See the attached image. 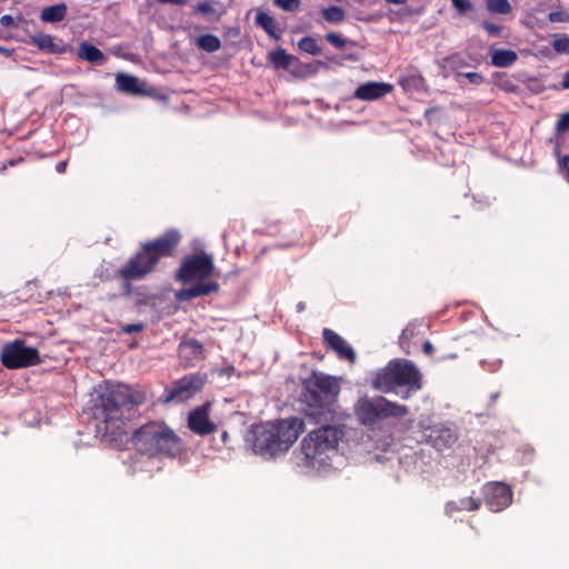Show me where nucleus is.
Instances as JSON below:
<instances>
[{"label":"nucleus","mask_w":569,"mask_h":569,"mask_svg":"<svg viewBox=\"0 0 569 569\" xmlns=\"http://www.w3.org/2000/svg\"><path fill=\"white\" fill-rule=\"evenodd\" d=\"M147 400L146 392L124 383H107L97 390L90 408L98 432L117 438L122 435L126 421Z\"/></svg>","instance_id":"nucleus-1"},{"label":"nucleus","mask_w":569,"mask_h":569,"mask_svg":"<svg viewBox=\"0 0 569 569\" xmlns=\"http://www.w3.org/2000/svg\"><path fill=\"white\" fill-rule=\"evenodd\" d=\"M180 241L181 236L178 231L168 230L162 236L141 243L136 254L117 272V277L123 281V293L129 296L132 291L131 282L144 279L151 273L162 258L174 253Z\"/></svg>","instance_id":"nucleus-2"},{"label":"nucleus","mask_w":569,"mask_h":569,"mask_svg":"<svg viewBox=\"0 0 569 569\" xmlns=\"http://www.w3.org/2000/svg\"><path fill=\"white\" fill-rule=\"evenodd\" d=\"M300 400L303 412L317 423H328L337 419L340 379L313 371L302 380Z\"/></svg>","instance_id":"nucleus-3"},{"label":"nucleus","mask_w":569,"mask_h":569,"mask_svg":"<svg viewBox=\"0 0 569 569\" xmlns=\"http://www.w3.org/2000/svg\"><path fill=\"white\" fill-rule=\"evenodd\" d=\"M305 430V422L297 417L252 426L248 441L256 453L273 458L287 452Z\"/></svg>","instance_id":"nucleus-4"},{"label":"nucleus","mask_w":569,"mask_h":569,"mask_svg":"<svg viewBox=\"0 0 569 569\" xmlns=\"http://www.w3.org/2000/svg\"><path fill=\"white\" fill-rule=\"evenodd\" d=\"M136 450L150 459H174L186 451L183 440L162 421H149L131 437Z\"/></svg>","instance_id":"nucleus-5"},{"label":"nucleus","mask_w":569,"mask_h":569,"mask_svg":"<svg viewBox=\"0 0 569 569\" xmlns=\"http://www.w3.org/2000/svg\"><path fill=\"white\" fill-rule=\"evenodd\" d=\"M371 383L376 390L395 392L402 399H409L422 389V375L412 361L393 359L375 372Z\"/></svg>","instance_id":"nucleus-6"},{"label":"nucleus","mask_w":569,"mask_h":569,"mask_svg":"<svg viewBox=\"0 0 569 569\" xmlns=\"http://www.w3.org/2000/svg\"><path fill=\"white\" fill-rule=\"evenodd\" d=\"M343 437L341 428L325 425L310 431L301 441L300 448L309 467L322 466L338 450Z\"/></svg>","instance_id":"nucleus-7"},{"label":"nucleus","mask_w":569,"mask_h":569,"mask_svg":"<svg viewBox=\"0 0 569 569\" xmlns=\"http://www.w3.org/2000/svg\"><path fill=\"white\" fill-rule=\"evenodd\" d=\"M358 421L366 427L372 428L380 420L387 418H402L409 413L405 405L390 401L382 396L369 398L360 397L353 407Z\"/></svg>","instance_id":"nucleus-8"},{"label":"nucleus","mask_w":569,"mask_h":569,"mask_svg":"<svg viewBox=\"0 0 569 569\" xmlns=\"http://www.w3.org/2000/svg\"><path fill=\"white\" fill-rule=\"evenodd\" d=\"M214 270L211 254L201 251L186 256L176 272L177 280L187 283L196 280H206L211 277Z\"/></svg>","instance_id":"nucleus-9"},{"label":"nucleus","mask_w":569,"mask_h":569,"mask_svg":"<svg viewBox=\"0 0 569 569\" xmlns=\"http://www.w3.org/2000/svg\"><path fill=\"white\" fill-rule=\"evenodd\" d=\"M1 363L8 369H20L41 363L38 350L27 347L23 340L6 343L0 352Z\"/></svg>","instance_id":"nucleus-10"},{"label":"nucleus","mask_w":569,"mask_h":569,"mask_svg":"<svg viewBox=\"0 0 569 569\" xmlns=\"http://www.w3.org/2000/svg\"><path fill=\"white\" fill-rule=\"evenodd\" d=\"M207 382V375L189 373L176 380L163 393L164 402H184L199 392Z\"/></svg>","instance_id":"nucleus-11"},{"label":"nucleus","mask_w":569,"mask_h":569,"mask_svg":"<svg viewBox=\"0 0 569 569\" xmlns=\"http://www.w3.org/2000/svg\"><path fill=\"white\" fill-rule=\"evenodd\" d=\"M485 502L488 508L498 512L512 501L511 489L502 482H489L483 487Z\"/></svg>","instance_id":"nucleus-12"},{"label":"nucleus","mask_w":569,"mask_h":569,"mask_svg":"<svg viewBox=\"0 0 569 569\" xmlns=\"http://www.w3.org/2000/svg\"><path fill=\"white\" fill-rule=\"evenodd\" d=\"M209 403L197 407L188 415V428L198 436H208L217 430V425L209 418Z\"/></svg>","instance_id":"nucleus-13"},{"label":"nucleus","mask_w":569,"mask_h":569,"mask_svg":"<svg viewBox=\"0 0 569 569\" xmlns=\"http://www.w3.org/2000/svg\"><path fill=\"white\" fill-rule=\"evenodd\" d=\"M426 441L437 450L450 448L457 441L456 432L445 425H435L423 429Z\"/></svg>","instance_id":"nucleus-14"},{"label":"nucleus","mask_w":569,"mask_h":569,"mask_svg":"<svg viewBox=\"0 0 569 569\" xmlns=\"http://www.w3.org/2000/svg\"><path fill=\"white\" fill-rule=\"evenodd\" d=\"M322 338L326 347L335 351L339 359L348 360L353 363L356 361V352L353 348L337 332L329 328L322 330Z\"/></svg>","instance_id":"nucleus-15"},{"label":"nucleus","mask_w":569,"mask_h":569,"mask_svg":"<svg viewBox=\"0 0 569 569\" xmlns=\"http://www.w3.org/2000/svg\"><path fill=\"white\" fill-rule=\"evenodd\" d=\"M28 43L36 46L41 52L48 54H62L67 52V46L62 39L43 32L30 36Z\"/></svg>","instance_id":"nucleus-16"},{"label":"nucleus","mask_w":569,"mask_h":569,"mask_svg":"<svg viewBox=\"0 0 569 569\" xmlns=\"http://www.w3.org/2000/svg\"><path fill=\"white\" fill-rule=\"evenodd\" d=\"M393 90V86L386 82L368 81L360 84L353 97L362 101H373L383 98Z\"/></svg>","instance_id":"nucleus-17"},{"label":"nucleus","mask_w":569,"mask_h":569,"mask_svg":"<svg viewBox=\"0 0 569 569\" xmlns=\"http://www.w3.org/2000/svg\"><path fill=\"white\" fill-rule=\"evenodd\" d=\"M197 283L188 288H182L177 291L176 298L179 301H190L194 298L208 296L219 290V284L216 281L196 280Z\"/></svg>","instance_id":"nucleus-18"},{"label":"nucleus","mask_w":569,"mask_h":569,"mask_svg":"<svg viewBox=\"0 0 569 569\" xmlns=\"http://www.w3.org/2000/svg\"><path fill=\"white\" fill-rule=\"evenodd\" d=\"M116 88L118 91L128 94H140L144 92L143 83L136 76L119 72L116 76Z\"/></svg>","instance_id":"nucleus-19"},{"label":"nucleus","mask_w":569,"mask_h":569,"mask_svg":"<svg viewBox=\"0 0 569 569\" xmlns=\"http://www.w3.org/2000/svg\"><path fill=\"white\" fill-rule=\"evenodd\" d=\"M489 56L491 64L497 68H508L518 60L517 52L510 49L492 48Z\"/></svg>","instance_id":"nucleus-20"},{"label":"nucleus","mask_w":569,"mask_h":569,"mask_svg":"<svg viewBox=\"0 0 569 569\" xmlns=\"http://www.w3.org/2000/svg\"><path fill=\"white\" fill-rule=\"evenodd\" d=\"M77 54L79 59L90 63L103 64L106 62L103 52L88 41H83L79 44Z\"/></svg>","instance_id":"nucleus-21"},{"label":"nucleus","mask_w":569,"mask_h":569,"mask_svg":"<svg viewBox=\"0 0 569 569\" xmlns=\"http://www.w3.org/2000/svg\"><path fill=\"white\" fill-rule=\"evenodd\" d=\"M68 13V7L61 2L54 6L46 7L40 12V19L47 23L61 22Z\"/></svg>","instance_id":"nucleus-22"},{"label":"nucleus","mask_w":569,"mask_h":569,"mask_svg":"<svg viewBox=\"0 0 569 569\" xmlns=\"http://www.w3.org/2000/svg\"><path fill=\"white\" fill-rule=\"evenodd\" d=\"M256 23L261 27L269 37L278 40L280 36L277 33L278 23L276 20L264 11H258L256 14Z\"/></svg>","instance_id":"nucleus-23"},{"label":"nucleus","mask_w":569,"mask_h":569,"mask_svg":"<svg viewBox=\"0 0 569 569\" xmlns=\"http://www.w3.org/2000/svg\"><path fill=\"white\" fill-rule=\"evenodd\" d=\"M268 59L276 68L287 69L291 66L295 57L287 53L284 49L278 48L269 53Z\"/></svg>","instance_id":"nucleus-24"},{"label":"nucleus","mask_w":569,"mask_h":569,"mask_svg":"<svg viewBox=\"0 0 569 569\" xmlns=\"http://www.w3.org/2000/svg\"><path fill=\"white\" fill-rule=\"evenodd\" d=\"M180 351L188 353L193 359L203 358V346L199 340L194 338L182 341L180 343Z\"/></svg>","instance_id":"nucleus-25"},{"label":"nucleus","mask_w":569,"mask_h":569,"mask_svg":"<svg viewBox=\"0 0 569 569\" xmlns=\"http://www.w3.org/2000/svg\"><path fill=\"white\" fill-rule=\"evenodd\" d=\"M197 46L206 52H214L221 48V41L217 36L206 33L197 38Z\"/></svg>","instance_id":"nucleus-26"},{"label":"nucleus","mask_w":569,"mask_h":569,"mask_svg":"<svg viewBox=\"0 0 569 569\" xmlns=\"http://www.w3.org/2000/svg\"><path fill=\"white\" fill-rule=\"evenodd\" d=\"M496 86L508 93H519V87L506 73L496 72L493 74Z\"/></svg>","instance_id":"nucleus-27"},{"label":"nucleus","mask_w":569,"mask_h":569,"mask_svg":"<svg viewBox=\"0 0 569 569\" xmlns=\"http://www.w3.org/2000/svg\"><path fill=\"white\" fill-rule=\"evenodd\" d=\"M298 48L300 51L312 56H318L322 52V48L318 44V41L310 36L301 38L298 42Z\"/></svg>","instance_id":"nucleus-28"},{"label":"nucleus","mask_w":569,"mask_h":569,"mask_svg":"<svg viewBox=\"0 0 569 569\" xmlns=\"http://www.w3.org/2000/svg\"><path fill=\"white\" fill-rule=\"evenodd\" d=\"M322 17L327 22L339 23L345 20L346 12L341 7L330 6L322 10Z\"/></svg>","instance_id":"nucleus-29"},{"label":"nucleus","mask_w":569,"mask_h":569,"mask_svg":"<svg viewBox=\"0 0 569 569\" xmlns=\"http://www.w3.org/2000/svg\"><path fill=\"white\" fill-rule=\"evenodd\" d=\"M486 4L492 13L508 14L512 10L508 0H486Z\"/></svg>","instance_id":"nucleus-30"},{"label":"nucleus","mask_w":569,"mask_h":569,"mask_svg":"<svg viewBox=\"0 0 569 569\" xmlns=\"http://www.w3.org/2000/svg\"><path fill=\"white\" fill-rule=\"evenodd\" d=\"M552 48L557 53H569V37L567 34H557Z\"/></svg>","instance_id":"nucleus-31"},{"label":"nucleus","mask_w":569,"mask_h":569,"mask_svg":"<svg viewBox=\"0 0 569 569\" xmlns=\"http://www.w3.org/2000/svg\"><path fill=\"white\" fill-rule=\"evenodd\" d=\"M458 509L460 511L468 510V511H476L480 508L481 501L479 499L472 498V497H465L458 500Z\"/></svg>","instance_id":"nucleus-32"},{"label":"nucleus","mask_w":569,"mask_h":569,"mask_svg":"<svg viewBox=\"0 0 569 569\" xmlns=\"http://www.w3.org/2000/svg\"><path fill=\"white\" fill-rule=\"evenodd\" d=\"M196 11L203 16L216 14L217 20H219L220 17L224 13V10L218 12L217 9L208 1L199 2L196 7Z\"/></svg>","instance_id":"nucleus-33"},{"label":"nucleus","mask_w":569,"mask_h":569,"mask_svg":"<svg viewBox=\"0 0 569 569\" xmlns=\"http://www.w3.org/2000/svg\"><path fill=\"white\" fill-rule=\"evenodd\" d=\"M326 40L332 44L336 48H343L347 43L346 39H343L339 33L337 32H328L325 36Z\"/></svg>","instance_id":"nucleus-34"},{"label":"nucleus","mask_w":569,"mask_h":569,"mask_svg":"<svg viewBox=\"0 0 569 569\" xmlns=\"http://www.w3.org/2000/svg\"><path fill=\"white\" fill-rule=\"evenodd\" d=\"M274 4L286 11L297 10L300 6V0H274Z\"/></svg>","instance_id":"nucleus-35"},{"label":"nucleus","mask_w":569,"mask_h":569,"mask_svg":"<svg viewBox=\"0 0 569 569\" xmlns=\"http://www.w3.org/2000/svg\"><path fill=\"white\" fill-rule=\"evenodd\" d=\"M144 328H146V326L143 322L128 323V325H122L120 327V332L130 335V333H134V332H141L144 330Z\"/></svg>","instance_id":"nucleus-36"},{"label":"nucleus","mask_w":569,"mask_h":569,"mask_svg":"<svg viewBox=\"0 0 569 569\" xmlns=\"http://www.w3.org/2000/svg\"><path fill=\"white\" fill-rule=\"evenodd\" d=\"M556 129L558 132H566L569 130V111L566 112V113H562L557 123H556Z\"/></svg>","instance_id":"nucleus-37"},{"label":"nucleus","mask_w":569,"mask_h":569,"mask_svg":"<svg viewBox=\"0 0 569 569\" xmlns=\"http://www.w3.org/2000/svg\"><path fill=\"white\" fill-rule=\"evenodd\" d=\"M451 2L460 13H466L472 10V3L470 0H451Z\"/></svg>","instance_id":"nucleus-38"},{"label":"nucleus","mask_w":569,"mask_h":569,"mask_svg":"<svg viewBox=\"0 0 569 569\" xmlns=\"http://www.w3.org/2000/svg\"><path fill=\"white\" fill-rule=\"evenodd\" d=\"M482 28L492 37H498L501 32V27L489 21L482 22Z\"/></svg>","instance_id":"nucleus-39"},{"label":"nucleus","mask_w":569,"mask_h":569,"mask_svg":"<svg viewBox=\"0 0 569 569\" xmlns=\"http://www.w3.org/2000/svg\"><path fill=\"white\" fill-rule=\"evenodd\" d=\"M470 83L479 86L485 81V78L479 72H466L462 74Z\"/></svg>","instance_id":"nucleus-40"},{"label":"nucleus","mask_w":569,"mask_h":569,"mask_svg":"<svg viewBox=\"0 0 569 569\" xmlns=\"http://www.w3.org/2000/svg\"><path fill=\"white\" fill-rule=\"evenodd\" d=\"M0 24L2 27L9 28V27H16L14 18L10 14H4L0 18Z\"/></svg>","instance_id":"nucleus-41"},{"label":"nucleus","mask_w":569,"mask_h":569,"mask_svg":"<svg viewBox=\"0 0 569 569\" xmlns=\"http://www.w3.org/2000/svg\"><path fill=\"white\" fill-rule=\"evenodd\" d=\"M458 500L457 501H449L446 503V513L449 515V516H452L455 512L457 511H460V509H458Z\"/></svg>","instance_id":"nucleus-42"},{"label":"nucleus","mask_w":569,"mask_h":569,"mask_svg":"<svg viewBox=\"0 0 569 569\" xmlns=\"http://www.w3.org/2000/svg\"><path fill=\"white\" fill-rule=\"evenodd\" d=\"M412 333H413V330H411L409 328H406L402 330V333L399 337V343L402 348H403L406 341L410 338V336H412Z\"/></svg>","instance_id":"nucleus-43"},{"label":"nucleus","mask_w":569,"mask_h":569,"mask_svg":"<svg viewBox=\"0 0 569 569\" xmlns=\"http://www.w3.org/2000/svg\"><path fill=\"white\" fill-rule=\"evenodd\" d=\"M422 350L427 356H432L435 348L433 345L429 340H427L422 345Z\"/></svg>","instance_id":"nucleus-44"},{"label":"nucleus","mask_w":569,"mask_h":569,"mask_svg":"<svg viewBox=\"0 0 569 569\" xmlns=\"http://www.w3.org/2000/svg\"><path fill=\"white\" fill-rule=\"evenodd\" d=\"M565 178L569 182V156L563 157L562 159Z\"/></svg>","instance_id":"nucleus-45"},{"label":"nucleus","mask_w":569,"mask_h":569,"mask_svg":"<svg viewBox=\"0 0 569 569\" xmlns=\"http://www.w3.org/2000/svg\"><path fill=\"white\" fill-rule=\"evenodd\" d=\"M68 167V160L60 161L56 164V171L58 173H64Z\"/></svg>","instance_id":"nucleus-46"},{"label":"nucleus","mask_w":569,"mask_h":569,"mask_svg":"<svg viewBox=\"0 0 569 569\" xmlns=\"http://www.w3.org/2000/svg\"><path fill=\"white\" fill-rule=\"evenodd\" d=\"M561 88L569 89V70L566 71L562 76Z\"/></svg>","instance_id":"nucleus-47"},{"label":"nucleus","mask_w":569,"mask_h":569,"mask_svg":"<svg viewBox=\"0 0 569 569\" xmlns=\"http://www.w3.org/2000/svg\"><path fill=\"white\" fill-rule=\"evenodd\" d=\"M161 3H169V4H186L188 0H158Z\"/></svg>","instance_id":"nucleus-48"},{"label":"nucleus","mask_w":569,"mask_h":569,"mask_svg":"<svg viewBox=\"0 0 569 569\" xmlns=\"http://www.w3.org/2000/svg\"><path fill=\"white\" fill-rule=\"evenodd\" d=\"M558 16H559V13H557V12H551V13L549 14V19H550V21H552V22H555V21H559Z\"/></svg>","instance_id":"nucleus-49"},{"label":"nucleus","mask_w":569,"mask_h":569,"mask_svg":"<svg viewBox=\"0 0 569 569\" xmlns=\"http://www.w3.org/2000/svg\"><path fill=\"white\" fill-rule=\"evenodd\" d=\"M386 1L389 3H393V4H403L407 2V0H386Z\"/></svg>","instance_id":"nucleus-50"},{"label":"nucleus","mask_w":569,"mask_h":569,"mask_svg":"<svg viewBox=\"0 0 569 569\" xmlns=\"http://www.w3.org/2000/svg\"><path fill=\"white\" fill-rule=\"evenodd\" d=\"M498 398H499V392L492 393L491 395V405H493Z\"/></svg>","instance_id":"nucleus-51"},{"label":"nucleus","mask_w":569,"mask_h":569,"mask_svg":"<svg viewBox=\"0 0 569 569\" xmlns=\"http://www.w3.org/2000/svg\"><path fill=\"white\" fill-rule=\"evenodd\" d=\"M431 111H432V109H427L425 112V117H428Z\"/></svg>","instance_id":"nucleus-52"},{"label":"nucleus","mask_w":569,"mask_h":569,"mask_svg":"<svg viewBox=\"0 0 569 569\" xmlns=\"http://www.w3.org/2000/svg\"><path fill=\"white\" fill-rule=\"evenodd\" d=\"M227 438H228V433L224 431V432L222 433V439H223V440H226Z\"/></svg>","instance_id":"nucleus-53"},{"label":"nucleus","mask_w":569,"mask_h":569,"mask_svg":"<svg viewBox=\"0 0 569 569\" xmlns=\"http://www.w3.org/2000/svg\"><path fill=\"white\" fill-rule=\"evenodd\" d=\"M0 52H6V49L0 47Z\"/></svg>","instance_id":"nucleus-54"}]
</instances>
